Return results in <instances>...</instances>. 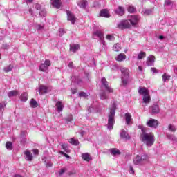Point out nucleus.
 <instances>
[{"mask_svg":"<svg viewBox=\"0 0 177 177\" xmlns=\"http://www.w3.org/2000/svg\"><path fill=\"white\" fill-rule=\"evenodd\" d=\"M140 20V17L139 15H131L129 17L128 20L122 21L118 25V28L120 30H125L127 28H131V26H136L139 21Z\"/></svg>","mask_w":177,"mask_h":177,"instance_id":"nucleus-1","label":"nucleus"},{"mask_svg":"<svg viewBox=\"0 0 177 177\" xmlns=\"http://www.w3.org/2000/svg\"><path fill=\"white\" fill-rule=\"evenodd\" d=\"M142 133L140 134V138L142 142L147 146V147H151L154 145L156 140L154 139V135L151 133H146V128L140 127Z\"/></svg>","mask_w":177,"mask_h":177,"instance_id":"nucleus-2","label":"nucleus"},{"mask_svg":"<svg viewBox=\"0 0 177 177\" xmlns=\"http://www.w3.org/2000/svg\"><path fill=\"white\" fill-rule=\"evenodd\" d=\"M117 109V105L113 104L111 107H110L109 113L108 114V124L107 129L111 131L114 128V124H115V110Z\"/></svg>","mask_w":177,"mask_h":177,"instance_id":"nucleus-3","label":"nucleus"},{"mask_svg":"<svg viewBox=\"0 0 177 177\" xmlns=\"http://www.w3.org/2000/svg\"><path fill=\"white\" fill-rule=\"evenodd\" d=\"M150 158L147 153H140L136 155L133 159V162L134 165H145L146 162H149Z\"/></svg>","mask_w":177,"mask_h":177,"instance_id":"nucleus-4","label":"nucleus"},{"mask_svg":"<svg viewBox=\"0 0 177 177\" xmlns=\"http://www.w3.org/2000/svg\"><path fill=\"white\" fill-rule=\"evenodd\" d=\"M120 71L122 73V84L124 86H127L129 80V69H128V68L122 67Z\"/></svg>","mask_w":177,"mask_h":177,"instance_id":"nucleus-5","label":"nucleus"},{"mask_svg":"<svg viewBox=\"0 0 177 177\" xmlns=\"http://www.w3.org/2000/svg\"><path fill=\"white\" fill-rule=\"evenodd\" d=\"M97 38H99L100 44L103 45L104 48L106 46V41H104V32L100 30H97L93 32V38L94 39H96Z\"/></svg>","mask_w":177,"mask_h":177,"instance_id":"nucleus-6","label":"nucleus"},{"mask_svg":"<svg viewBox=\"0 0 177 177\" xmlns=\"http://www.w3.org/2000/svg\"><path fill=\"white\" fill-rule=\"evenodd\" d=\"M50 65H51L50 60L46 59L44 61V63L41 64L39 65V69L40 70V71H43V73H46V71L49 70V66H50Z\"/></svg>","mask_w":177,"mask_h":177,"instance_id":"nucleus-7","label":"nucleus"},{"mask_svg":"<svg viewBox=\"0 0 177 177\" xmlns=\"http://www.w3.org/2000/svg\"><path fill=\"white\" fill-rule=\"evenodd\" d=\"M101 84L109 93H113L114 92V90L109 86V82H107L106 77L101 78Z\"/></svg>","mask_w":177,"mask_h":177,"instance_id":"nucleus-8","label":"nucleus"},{"mask_svg":"<svg viewBox=\"0 0 177 177\" xmlns=\"http://www.w3.org/2000/svg\"><path fill=\"white\" fill-rule=\"evenodd\" d=\"M147 127L149 128H157V127H158V120L151 118L147 122Z\"/></svg>","mask_w":177,"mask_h":177,"instance_id":"nucleus-9","label":"nucleus"},{"mask_svg":"<svg viewBox=\"0 0 177 177\" xmlns=\"http://www.w3.org/2000/svg\"><path fill=\"white\" fill-rule=\"evenodd\" d=\"M149 112L152 115L158 114L160 113V106L157 104L152 105L149 107Z\"/></svg>","mask_w":177,"mask_h":177,"instance_id":"nucleus-10","label":"nucleus"},{"mask_svg":"<svg viewBox=\"0 0 177 177\" xmlns=\"http://www.w3.org/2000/svg\"><path fill=\"white\" fill-rule=\"evenodd\" d=\"M67 15V19L69 21L72 23V24H74L75 23V20L77 18H75V15L74 14L71 13L70 11H66Z\"/></svg>","mask_w":177,"mask_h":177,"instance_id":"nucleus-11","label":"nucleus"},{"mask_svg":"<svg viewBox=\"0 0 177 177\" xmlns=\"http://www.w3.org/2000/svg\"><path fill=\"white\" fill-rule=\"evenodd\" d=\"M154 62H156V57L153 55H149L147 59V66H154Z\"/></svg>","mask_w":177,"mask_h":177,"instance_id":"nucleus-12","label":"nucleus"},{"mask_svg":"<svg viewBox=\"0 0 177 177\" xmlns=\"http://www.w3.org/2000/svg\"><path fill=\"white\" fill-rule=\"evenodd\" d=\"M120 136L121 139H124L125 140H129L131 139V136H129V134L125 130H121Z\"/></svg>","mask_w":177,"mask_h":177,"instance_id":"nucleus-13","label":"nucleus"},{"mask_svg":"<svg viewBox=\"0 0 177 177\" xmlns=\"http://www.w3.org/2000/svg\"><path fill=\"white\" fill-rule=\"evenodd\" d=\"M138 93L139 95H142L143 97L149 95V90L145 87H140L138 89Z\"/></svg>","mask_w":177,"mask_h":177,"instance_id":"nucleus-14","label":"nucleus"},{"mask_svg":"<svg viewBox=\"0 0 177 177\" xmlns=\"http://www.w3.org/2000/svg\"><path fill=\"white\" fill-rule=\"evenodd\" d=\"M115 13L118 15V16H124L125 13V9L122 6H118V8L115 10Z\"/></svg>","mask_w":177,"mask_h":177,"instance_id":"nucleus-15","label":"nucleus"},{"mask_svg":"<svg viewBox=\"0 0 177 177\" xmlns=\"http://www.w3.org/2000/svg\"><path fill=\"white\" fill-rule=\"evenodd\" d=\"M55 106L58 113H62V111H63V109H64V105H63V102H62V101L57 102Z\"/></svg>","mask_w":177,"mask_h":177,"instance_id":"nucleus-16","label":"nucleus"},{"mask_svg":"<svg viewBox=\"0 0 177 177\" xmlns=\"http://www.w3.org/2000/svg\"><path fill=\"white\" fill-rule=\"evenodd\" d=\"M100 16L101 17H106V19H109V17H110V13H109V10L103 9L100 10Z\"/></svg>","mask_w":177,"mask_h":177,"instance_id":"nucleus-17","label":"nucleus"},{"mask_svg":"<svg viewBox=\"0 0 177 177\" xmlns=\"http://www.w3.org/2000/svg\"><path fill=\"white\" fill-rule=\"evenodd\" d=\"M39 95H45V93H48V87L41 85L39 88Z\"/></svg>","mask_w":177,"mask_h":177,"instance_id":"nucleus-18","label":"nucleus"},{"mask_svg":"<svg viewBox=\"0 0 177 177\" xmlns=\"http://www.w3.org/2000/svg\"><path fill=\"white\" fill-rule=\"evenodd\" d=\"M24 154L26 156L25 159L26 161H32V153L30 151H25Z\"/></svg>","mask_w":177,"mask_h":177,"instance_id":"nucleus-19","label":"nucleus"},{"mask_svg":"<svg viewBox=\"0 0 177 177\" xmlns=\"http://www.w3.org/2000/svg\"><path fill=\"white\" fill-rule=\"evenodd\" d=\"M77 5L82 8V9H86V6H88V1L86 0H82L79 2H77Z\"/></svg>","mask_w":177,"mask_h":177,"instance_id":"nucleus-20","label":"nucleus"},{"mask_svg":"<svg viewBox=\"0 0 177 177\" xmlns=\"http://www.w3.org/2000/svg\"><path fill=\"white\" fill-rule=\"evenodd\" d=\"M125 59H127V55H125L124 53H120L115 57V60L117 62H124Z\"/></svg>","mask_w":177,"mask_h":177,"instance_id":"nucleus-21","label":"nucleus"},{"mask_svg":"<svg viewBox=\"0 0 177 177\" xmlns=\"http://www.w3.org/2000/svg\"><path fill=\"white\" fill-rule=\"evenodd\" d=\"M51 5L55 9H59L60 8V0H51Z\"/></svg>","mask_w":177,"mask_h":177,"instance_id":"nucleus-22","label":"nucleus"},{"mask_svg":"<svg viewBox=\"0 0 177 177\" xmlns=\"http://www.w3.org/2000/svg\"><path fill=\"white\" fill-rule=\"evenodd\" d=\"M142 103L145 104H149L150 102H151V97H150V94H148L147 95H145L142 99Z\"/></svg>","mask_w":177,"mask_h":177,"instance_id":"nucleus-23","label":"nucleus"},{"mask_svg":"<svg viewBox=\"0 0 177 177\" xmlns=\"http://www.w3.org/2000/svg\"><path fill=\"white\" fill-rule=\"evenodd\" d=\"M68 142L73 146H78V145H80V141L78 140V139H75L74 138L68 139Z\"/></svg>","mask_w":177,"mask_h":177,"instance_id":"nucleus-24","label":"nucleus"},{"mask_svg":"<svg viewBox=\"0 0 177 177\" xmlns=\"http://www.w3.org/2000/svg\"><path fill=\"white\" fill-rule=\"evenodd\" d=\"M27 142V138L26 136V131H21V143L24 145Z\"/></svg>","mask_w":177,"mask_h":177,"instance_id":"nucleus-25","label":"nucleus"},{"mask_svg":"<svg viewBox=\"0 0 177 177\" xmlns=\"http://www.w3.org/2000/svg\"><path fill=\"white\" fill-rule=\"evenodd\" d=\"M100 99H101V100H106L107 99H109V95L105 91H102L100 93Z\"/></svg>","mask_w":177,"mask_h":177,"instance_id":"nucleus-26","label":"nucleus"},{"mask_svg":"<svg viewBox=\"0 0 177 177\" xmlns=\"http://www.w3.org/2000/svg\"><path fill=\"white\" fill-rule=\"evenodd\" d=\"M78 49H80V44H72L70 46V50L71 52L75 53Z\"/></svg>","mask_w":177,"mask_h":177,"instance_id":"nucleus-27","label":"nucleus"},{"mask_svg":"<svg viewBox=\"0 0 177 177\" xmlns=\"http://www.w3.org/2000/svg\"><path fill=\"white\" fill-rule=\"evenodd\" d=\"M125 120L126 124L129 125L131 124V121H132V116H131V113H125Z\"/></svg>","mask_w":177,"mask_h":177,"instance_id":"nucleus-28","label":"nucleus"},{"mask_svg":"<svg viewBox=\"0 0 177 177\" xmlns=\"http://www.w3.org/2000/svg\"><path fill=\"white\" fill-rule=\"evenodd\" d=\"M21 102H27L28 100V94L27 93H23L20 96Z\"/></svg>","mask_w":177,"mask_h":177,"instance_id":"nucleus-29","label":"nucleus"},{"mask_svg":"<svg viewBox=\"0 0 177 177\" xmlns=\"http://www.w3.org/2000/svg\"><path fill=\"white\" fill-rule=\"evenodd\" d=\"M18 95H19V91L16 90H13L8 93V97H13V96H18Z\"/></svg>","mask_w":177,"mask_h":177,"instance_id":"nucleus-30","label":"nucleus"},{"mask_svg":"<svg viewBox=\"0 0 177 177\" xmlns=\"http://www.w3.org/2000/svg\"><path fill=\"white\" fill-rule=\"evenodd\" d=\"M110 153L112 156H120V154H121V152L120 151V150L117 149H110Z\"/></svg>","mask_w":177,"mask_h":177,"instance_id":"nucleus-31","label":"nucleus"},{"mask_svg":"<svg viewBox=\"0 0 177 177\" xmlns=\"http://www.w3.org/2000/svg\"><path fill=\"white\" fill-rule=\"evenodd\" d=\"M30 107L35 109L36 107H38V102H37V101L32 98L30 102Z\"/></svg>","mask_w":177,"mask_h":177,"instance_id":"nucleus-32","label":"nucleus"},{"mask_svg":"<svg viewBox=\"0 0 177 177\" xmlns=\"http://www.w3.org/2000/svg\"><path fill=\"white\" fill-rule=\"evenodd\" d=\"M146 57V53L141 51L138 53L137 59L138 60H142V59Z\"/></svg>","mask_w":177,"mask_h":177,"instance_id":"nucleus-33","label":"nucleus"},{"mask_svg":"<svg viewBox=\"0 0 177 177\" xmlns=\"http://www.w3.org/2000/svg\"><path fill=\"white\" fill-rule=\"evenodd\" d=\"M163 82H166V81H169L171 80V76L165 73L162 76Z\"/></svg>","mask_w":177,"mask_h":177,"instance_id":"nucleus-34","label":"nucleus"},{"mask_svg":"<svg viewBox=\"0 0 177 177\" xmlns=\"http://www.w3.org/2000/svg\"><path fill=\"white\" fill-rule=\"evenodd\" d=\"M82 158L84 161H89V160H91V157L88 153L82 154Z\"/></svg>","mask_w":177,"mask_h":177,"instance_id":"nucleus-35","label":"nucleus"},{"mask_svg":"<svg viewBox=\"0 0 177 177\" xmlns=\"http://www.w3.org/2000/svg\"><path fill=\"white\" fill-rule=\"evenodd\" d=\"M113 49L115 52H120L121 50V44H116L113 46Z\"/></svg>","mask_w":177,"mask_h":177,"instance_id":"nucleus-36","label":"nucleus"},{"mask_svg":"<svg viewBox=\"0 0 177 177\" xmlns=\"http://www.w3.org/2000/svg\"><path fill=\"white\" fill-rule=\"evenodd\" d=\"M6 147L7 150H13V144L12 143V142L8 141L6 142Z\"/></svg>","mask_w":177,"mask_h":177,"instance_id":"nucleus-37","label":"nucleus"},{"mask_svg":"<svg viewBox=\"0 0 177 177\" xmlns=\"http://www.w3.org/2000/svg\"><path fill=\"white\" fill-rule=\"evenodd\" d=\"M61 146L63 150L66 151V153H70V149H68V146L67 145V144L62 143Z\"/></svg>","mask_w":177,"mask_h":177,"instance_id":"nucleus-38","label":"nucleus"},{"mask_svg":"<svg viewBox=\"0 0 177 177\" xmlns=\"http://www.w3.org/2000/svg\"><path fill=\"white\" fill-rule=\"evenodd\" d=\"M174 5V1L171 0H165V6H172Z\"/></svg>","mask_w":177,"mask_h":177,"instance_id":"nucleus-39","label":"nucleus"},{"mask_svg":"<svg viewBox=\"0 0 177 177\" xmlns=\"http://www.w3.org/2000/svg\"><path fill=\"white\" fill-rule=\"evenodd\" d=\"M12 70H13V66H12V65H9L4 68L5 73H9Z\"/></svg>","mask_w":177,"mask_h":177,"instance_id":"nucleus-40","label":"nucleus"},{"mask_svg":"<svg viewBox=\"0 0 177 177\" xmlns=\"http://www.w3.org/2000/svg\"><path fill=\"white\" fill-rule=\"evenodd\" d=\"M79 97H84V99H86V97H88V95L86 93L82 91L79 93Z\"/></svg>","mask_w":177,"mask_h":177,"instance_id":"nucleus-41","label":"nucleus"},{"mask_svg":"<svg viewBox=\"0 0 177 177\" xmlns=\"http://www.w3.org/2000/svg\"><path fill=\"white\" fill-rule=\"evenodd\" d=\"M106 38L108 41H114V39H115L114 35L110 34L107 35Z\"/></svg>","mask_w":177,"mask_h":177,"instance_id":"nucleus-42","label":"nucleus"},{"mask_svg":"<svg viewBox=\"0 0 177 177\" xmlns=\"http://www.w3.org/2000/svg\"><path fill=\"white\" fill-rule=\"evenodd\" d=\"M127 10L129 13H133L135 12V7L130 6L128 7Z\"/></svg>","mask_w":177,"mask_h":177,"instance_id":"nucleus-43","label":"nucleus"},{"mask_svg":"<svg viewBox=\"0 0 177 177\" xmlns=\"http://www.w3.org/2000/svg\"><path fill=\"white\" fill-rule=\"evenodd\" d=\"M167 139H169L170 140H173V141L176 140V138H175V137L174 136V135L167 134Z\"/></svg>","mask_w":177,"mask_h":177,"instance_id":"nucleus-44","label":"nucleus"},{"mask_svg":"<svg viewBox=\"0 0 177 177\" xmlns=\"http://www.w3.org/2000/svg\"><path fill=\"white\" fill-rule=\"evenodd\" d=\"M129 174H131L132 175H133V174H135V169H133V166H132V165H129Z\"/></svg>","mask_w":177,"mask_h":177,"instance_id":"nucleus-45","label":"nucleus"},{"mask_svg":"<svg viewBox=\"0 0 177 177\" xmlns=\"http://www.w3.org/2000/svg\"><path fill=\"white\" fill-rule=\"evenodd\" d=\"M169 131H171V132H175L176 131V128L175 127V126H174L172 124H169Z\"/></svg>","mask_w":177,"mask_h":177,"instance_id":"nucleus-46","label":"nucleus"},{"mask_svg":"<svg viewBox=\"0 0 177 177\" xmlns=\"http://www.w3.org/2000/svg\"><path fill=\"white\" fill-rule=\"evenodd\" d=\"M59 37H62V35H64V29L63 28H60L59 29Z\"/></svg>","mask_w":177,"mask_h":177,"instance_id":"nucleus-47","label":"nucleus"},{"mask_svg":"<svg viewBox=\"0 0 177 177\" xmlns=\"http://www.w3.org/2000/svg\"><path fill=\"white\" fill-rule=\"evenodd\" d=\"M151 71L153 74H158V70H157V68H151Z\"/></svg>","mask_w":177,"mask_h":177,"instance_id":"nucleus-48","label":"nucleus"},{"mask_svg":"<svg viewBox=\"0 0 177 177\" xmlns=\"http://www.w3.org/2000/svg\"><path fill=\"white\" fill-rule=\"evenodd\" d=\"M37 30H38L39 31H41V30H44V26L41 25V24H38L37 26Z\"/></svg>","mask_w":177,"mask_h":177,"instance_id":"nucleus-49","label":"nucleus"},{"mask_svg":"<svg viewBox=\"0 0 177 177\" xmlns=\"http://www.w3.org/2000/svg\"><path fill=\"white\" fill-rule=\"evenodd\" d=\"M42 6H41V4L39 3H37L35 4V9H37V10H41Z\"/></svg>","mask_w":177,"mask_h":177,"instance_id":"nucleus-50","label":"nucleus"},{"mask_svg":"<svg viewBox=\"0 0 177 177\" xmlns=\"http://www.w3.org/2000/svg\"><path fill=\"white\" fill-rule=\"evenodd\" d=\"M144 15H151V10H144Z\"/></svg>","mask_w":177,"mask_h":177,"instance_id":"nucleus-51","label":"nucleus"},{"mask_svg":"<svg viewBox=\"0 0 177 177\" xmlns=\"http://www.w3.org/2000/svg\"><path fill=\"white\" fill-rule=\"evenodd\" d=\"M61 154L64 156V157H66L67 158H70V156H68L67 153H64V151H60Z\"/></svg>","mask_w":177,"mask_h":177,"instance_id":"nucleus-52","label":"nucleus"},{"mask_svg":"<svg viewBox=\"0 0 177 177\" xmlns=\"http://www.w3.org/2000/svg\"><path fill=\"white\" fill-rule=\"evenodd\" d=\"M32 152L34 154H35L36 156H38V154H39V151L38 149H33Z\"/></svg>","mask_w":177,"mask_h":177,"instance_id":"nucleus-53","label":"nucleus"},{"mask_svg":"<svg viewBox=\"0 0 177 177\" xmlns=\"http://www.w3.org/2000/svg\"><path fill=\"white\" fill-rule=\"evenodd\" d=\"M3 49H8L9 48V44H4L2 46Z\"/></svg>","mask_w":177,"mask_h":177,"instance_id":"nucleus-54","label":"nucleus"},{"mask_svg":"<svg viewBox=\"0 0 177 177\" xmlns=\"http://www.w3.org/2000/svg\"><path fill=\"white\" fill-rule=\"evenodd\" d=\"M74 66V64H73V62H69V64H68V67H69V68H73V67Z\"/></svg>","mask_w":177,"mask_h":177,"instance_id":"nucleus-55","label":"nucleus"},{"mask_svg":"<svg viewBox=\"0 0 177 177\" xmlns=\"http://www.w3.org/2000/svg\"><path fill=\"white\" fill-rule=\"evenodd\" d=\"M73 95H75L77 93V88H71Z\"/></svg>","mask_w":177,"mask_h":177,"instance_id":"nucleus-56","label":"nucleus"},{"mask_svg":"<svg viewBox=\"0 0 177 177\" xmlns=\"http://www.w3.org/2000/svg\"><path fill=\"white\" fill-rule=\"evenodd\" d=\"M65 170L64 169H61V170L59 171V175H63V174H64Z\"/></svg>","mask_w":177,"mask_h":177,"instance_id":"nucleus-57","label":"nucleus"},{"mask_svg":"<svg viewBox=\"0 0 177 177\" xmlns=\"http://www.w3.org/2000/svg\"><path fill=\"white\" fill-rule=\"evenodd\" d=\"M52 165H53L52 164V162H48L46 163V167H52Z\"/></svg>","mask_w":177,"mask_h":177,"instance_id":"nucleus-58","label":"nucleus"},{"mask_svg":"<svg viewBox=\"0 0 177 177\" xmlns=\"http://www.w3.org/2000/svg\"><path fill=\"white\" fill-rule=\"evenodd\" d=\"M92 110H93V107L89 106L88 109V113H92Z\"/></svg>","mask_w":177,"mask_h":177,"instance_id":"nucleus-59","label":"nucleus"},{"mask_svg":"<svg viewBox=\"0 0 177 177\" xmlns=\"http://www.w3.org/2000/svg\"><path fill=\"white\" fill-rule=\"evenodd\" d=\"M138 70L139 71H140V73H143V67H142L141 66H138Z\"/></svg>","mask_w":177,"mask_h":177,"instance_id":"nucleus-60","label":"nucleus"},{"mask_svg":"<svg viewBox=\"0 0 177 177\" xmlns=\"http://www.w3.org/2000/svg\"><path fill=\"white\" fill-rule=\"evenodd\" d=\"M5 104L0 103V110H2V109H3V107H5Z\"/></svg>","mask_w":177,"mask_h":177,"instance_id":"nucleus-61","label":"nucleus"},{"mask_svg":"<svg viewBox=\"0 0 177 177\" xmlns=\"http://www.w3.org/2000/svg\"><path fill=\"white\" fill-rule=\"evenodd\" d=\"M80 133L81 136H84V135H85V131H82Z\"/></svg>","mask_w":177,"mask_h":177,"instance_id":"nucleus-62","label":"nucleus"},{"mask_svg":"<svg viewBox=\"0 0 177 177\" xmlns=\"http://www.w3.org/2000/svg\"><path fill=\"white\" fill-rule=\"evenodd\" d=\"M85 76L86 77V80H89V73H85Z\"/></svg>","mask_w":177,"mask_h":177,"instance_id":"nucleus-63","label":"nucleus"},{"mask_svg":"<svg viewBox=\"0 0 177 177\" xmlns=\"http://www.w3.org/2000/svg\"><path fill=\"white\" fill-rule=\"evenodd\" d=\"M44 11H41L40 12H39V15H40V16H45V13H44Z\"/></svg>","mask_w":177,"mask_h":177,"instance_id":"nucleus-64","label":"nucleus"}]
</instances>
